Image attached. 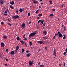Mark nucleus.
Segmentation results:
<instances>
[{
    "mask_svg": "<svg viewBox=\"0 0 67 67\" xmlns=\"http://www.w3.org/2000/svg\"><path fill=\"white\" fill-rule=\"evenodd\" d=\"M9 7L11 9H13V8H14V7H13V6L12 5H9Z\"/></svg>",
    "mask_w": 67,
    "mask_h": 67,
    "instance_id": "20",
    "label": "nucleus"
},
{
    "mask_svg": "<svg viewBox=\"0 0 67 67\" xmlns=\"http://www.w3.org/2000/svg\"><path fill=\"white\" fill-rule=\"evenodd\" d=\"M7 37H8L6 35H4L3 36V38L4 39H6V38H7Z\"/></svg>",
    "mask_w": 67,
    "mask_h": 67,
    "instance_id": "19",
    "label": "nucleus"
},
{
    "mask_svg": "<svg viewBox=\"0 0 67 67\" xmlns=\"http://www.w3.org/2000/svg\"><path fill=\"white\" fill-rule=\"evenodd\" d=\"M63 36L64 37H63V40H65V39H66V35H64Z\"/></svg>",
    "mask_w": 67,
    "mask_h": 67,
    "instance_id": "23",
    "label": "nucleus"
},
{
    "mask_svg": "<svg viewBox=\"0 0 67 67\" xmlns=\"http://www.w3.org/2000/svg\"><path fill=\"white\" fill-rule=\"evenodd\" d=\"M66 52H64L63 54L64 55H66Z\"/></svg>",
    "mask_w": 67,
    "mask_h": 67,
    "instance_id": "49",
    "label": "nucleus"
},
{
    "mask_svg": "<svg viewBox=\"0 0 67 67\" xmlns=\"http://www.w3.org/2000/svg\"><path fill=\"white\" fill-rule=\"evenodd\" d=\"M66 29H64L63 30V31H66Z\"/></svg>",
    "mask_w": 67,
    "mask_h": 67,
    "instance_id": "57",
    "label": "nucleus"
},
{
    "mask_svg": "<svg viewBox=\"0 0 67 67\" xmlns=\"http://www.w3.org/2000/svg\"><path fill=\"white\" fill-rule=\"evenodd\" d=\"M22 54H23V53L24 52V48L22 49Z\"/></svg>",
    "mask_w": 67,
    "mask_h": 67,
    "instance_id": "21",
    "label": "nucleus"
},
{
    "mask_svg": "<svg viewBox=\"0 0 67 67\" xmlns=\"http://www.w3.org/2000/svg\"><path fill=\"white\" fill-rule=\"evenodd\" d=\"M42 34L43 35H44V36H45V35H46V34H47V32L46 31H44L43 32Z\"/></svg>",
    "mask_w": 67,
    "mask_h": 67,
    "instance_id": "9",
    "label": "nucleus"
},
{
    "mask_svg": "<svg viewBox=\"0 0 67 67\" xmlns=\"http://www.w3.org/2000/svg\"><path fill=\"white\" fill-rule=\"evenodd\" d=\"M41 4L42 5V4H44V3H41Z\"/></svg>",
    "mask_w": 67,
    "mask_h": 67,
    "instance_id": "58",
    "label": "nucleus"
},
{
    "mask_svg": "<svg viewBox=\"0 0 67 67\" xmlns=\"http://www.w3.org/2000/svg\"><path fill=\"white\" fill-rule=\"evenodd\" d=\"M15 11H16V12L17 13V14H18V12H19V11H18V10H15Z\"/></svg>",
    "mask_w": 67,
    "mask_h": 67,
    "instance_id": "34",
    "label": "nucleus"
},
{
    "mask_svg": "<svg viewBox=\"0 0 67 67\" xmlns=\"http://www.w3.org/2000/svg\"><path fill=\"white\" fill-rule=\"evenodd\" d=\"M58 35H59L58 34H55V36H54V37L53 38V39H55V36H58Z\"/></svg>",
    "mask_w": 67,
    "mask_h": 67,
    "instance_id": "13",
    "label": "nucleus"
},
{
    "mask_svg": "<svg viewBox=\"0 0 67 67\" xmlns=\"http://www.w3.org/2000/svg\"><path fill=\"white\" fill-rule=\"evenodd\" d=\"M36 34V33L35 32H32L31 33V34H30L29 36V37H31V36H34L35 34Z\"/></svg>",
    "mask_w": 67,
    "mask_h": 67,
    "instance_id": "1",
    "label": "nucleus"
},
{
    "mask_svg": "<svg viewBox=\"0 0 67 67\" xmlns=\"http://www.w3.org/2000/svg\"><path fill=\"white\" fill-rule=\"evenodd\" d=\"M13 19H18V18H19V16L18 15H16L15 16H13Z\"/></svg>",
    "mask_w": 67,
    "mask_h": 67,
    "instance_id": "4",
    "label": "nucleus"
},
{
    "mask_svg": "<svg viewBox=\"0 0 67 67\" xmlns=\"http://www.w3.org/2000/svg\"><path fill=\"white\" fill-rule=\"evenodd\" d=\"M9 59H6V61H8Z\"/></svg>",
    "mask_w": 67,
    "mask_h": 67,
    "instance_id": "56",
    "label": "nucleus"
},
{
    "mask_svg": "<svg viewBox=\"0 0 67 67\" xmlns=\"http://www.w3.org/2000/svg\"><path fill=\"white\" fill-rule=\"evenodd\" d=\"M9 26H11L12 25V24H9Z\"/></svg>",
    "mask_w": 67,
    "mask_h": 67,
    "instance_id": "61",
    "label": "nucleus"
},
{
    "mask_svg": "<svg viewBox=\"0 0 67 67\" xmlns=\"http://www.w3.org/2000/svg\"><path fill=\"white\" fill-rule=\"evenodd\" d=\"M38 9L35 12L36 13V14H37L38 13Z\"/></svg>",
    "mask_w": 67,
    "mask_h": 67,
    "instance_id": "30",
    "label": "nucleus"
},
{
    "mask_svg": "<svg viewBox=\"0 0 67 67\" xmlns=\"http://www.w3.org/2000/svg\"><path fill=\"white\" fill-rule=\"evenodd\" d=\"M27 40V38H25V39H24V40L25 41H26Z\"/></svg>",
    "mask_w": 67,
    "mask_h": 67,
    "instance_id": "55",
    "label": "nucleus"
},
{
    "mask_svg": "<svg viewBox=\"0 0 67 67\" xmlns=\"http://www.w3.org/2000/svg\"><path fill=\"white\" fill-rule=\"evenodd\" d=\"M4 15L5 16V15H8V14L7 13H4Z\"/></svg>",
    "mask_w": 67,
    "mask_h": 67,
    "instance_id": "35",
    "label": "nucleus"
},
{
    "mask_svg": "<svg viewBox=\"0 0 67 67\" xmlns=\"http://www.w3.org/2000/svg\"><path fill=\"white\" fill-rule=\"evenodd\" d=\"M40 62H39L38 63V65H40Z\"/></svg>",
    "mask_w": 67,
    "mask_h": 67,
    "instance_id": "64",
    "label": "nucleus"
},
{
    "mask_svg": "<svg viewBox=\"0 0 67 67\" xmlns=\"http://www.w3.org/2000/svg\"><path fill=\"white\" fill-rule=\"evenodd\" d=\"M10 2V4H12V5H13L14 4V2L13 1H12V2Z\"/></svg>",
    "mask_w": 67,
    "mask_h": 67,
    "instance_id": "12",
    "label": "nucleus"
},
{
    "mask_svg": "<svg viewBox=\"0 0 67 67\" xmlns=\"http://www.w3.org/2000/svg\"><path fill=\"white\" fill-rule=\"evenodd\" d=\"M64 66H66V63H64Z\"/></svg>",
    "mask_w": 67,
    "mask_h": 67,
    "instance_id": "51",
    "label": "nucleus"
},
{
    "mask_svg": "<svg viewBox=\"0 0 67 67\" xmlns=\"http://www.w3.org/2000/svg\"><path fill=\"white\" fill-rule=\"evenodd\" d=\"M54 15H53V14H51L49 15V16H53Z\"/></svg>",
    "mask_w": 67,
    "mask_h": 67,
    "instance_id": "31",
    "label": "nucleus"
},
{
    "mask_svg": "<svg viewBox=\"0 0 67 67\" xmlns=\"http://www.w3.org/2000/svg\"><path fill=\"white\" fill-rule=\"evenodd\" d=\"M21 26L23 28L24 27H25V23H23V24H22L21 25Z\"/></svg>",
    "mask_w": 67,
    "mask_h": 67,
    "instance_id": "14",
    "label": "nucleus"
},
{
    "mask_svg": "<svg viewBox=\"0 0 67 67\" xmlns=\"http://www.w3.org/2000/svg\"><path fill=\"white\" fill-rule=\"evenodd\" d=\"M56 10V9H52V11H55Z\"/></svg>",
    "mask_w": 67,
    "mask_h": 67,
    "instance_id": "40",
    "label": "nucleus"
},
{
    "mask_svg": "<svg viewBox=\"0 0 67 67\" xmlns=\"http://www.w3.org/2000/svg\"><path fill=\"white\" fill-rule=\"evenodd\" d=\"M64 29H66V27H64Z\"/></svg>",
    "mask_w": 67,
    "mask_h": 67,
    "instance_id": "63",
    "label": "nucleus"
},
{
    "mask_svg": "<svg viewBox=\"0 0 67 67\" xmlns=\"http://www.w3.org/2000/svg\"><path fill=\"white\" fill-rule=\"evenodd\" d=\"M41 49H40L38 50V53H39L41 51Z\"/></svg>",
    "mask_w": 67,
    "mask_h": 67,
    "instance_id": "38",
    "label": "nucleus"
},
{
    "mask_svg": "<svg viewBox=\"0 0 67 67\" xmlns=\"http://www.w3.org/2000/svg\"><path fill=\"white\" fill-rule=\"evenodd\" d=\"M21 41V40H20V42H21V43H22V42H23V41Z\"/></svg>",
    "mask_w": 67,
    "mask_h": 67,
    "instance_id": "48",
    "label": "nucleus"
},
{
    "mask_svg": "<svg viewBox=\"0 0 67 67\" xmlns=\"http://www.w3.org/2000/svg\"><path fill=\"white\" fill-rule=\"evenodd\" d=\"M19 11L20 12H22V11H23V9H21V8H20L19 9Z\"/></svg>",
    "mask_w": 67,
    "mask_h": 67,
    "instance_id": "22",
    "label": "nucleus"
},
{
    "mask_svg": "<svg viewBox=\"0 0 67 67\" xmlns=\"http://www.w3.org/2000/svg\"><path fill=\"white\" fill-rule=\"evenodd\" d=\"M42 38L43 39H44V40H46V39L48 38V37H43Z\"/></svg>",
    "mask_w": 67,
    "mask_h": 67,
    "instance_id": "16",
    "label": "nucleus"
},
{
    "mask_svg": "<svg viewBox=\"0 0 67 67\" xmlns=\"http://www.w3.org/2000/svg\"><path fill=\"white\" fill-rule=\"evenodd\" d=\"M27 15L28 16H30V13H28Z\"/></svg>",
    "mask_w": 67,
    "mask_h": 67,
    "instance_id": "33",
    "label": "nucleus"
},
{
    "mask_svg": "<svg viewBox=\"0 0 67 67\" xmlns=\"http://www.w3.org/2000/svg\"><path fill=\"white\" fill-rule=\"evenodd\" d=\"M33 3L35 4H36L38 3V2L36 1H35L33 2Z\"/></svg>",
    "mask_w": 67,
    "mask_h": 67,
    "instance_id": "15",
    "label": "nucleus"
},
{
    "mask_svg": "<svg viewBox=\"0 0 67 67\" xmlns=\"http://www.w3.org/2000/svg\"><path fill=\"white\" fill-rule=\"evenodd\" d=\"M17 40H18V41H19V40H20V38L19 37L17 36Z\"/></svg>",
    "mask_w": 67,
    "mask_h": 67,
    "instance_id": "26",
    "label": "nucleus"
},
{
    "mask_svg": "<svg viewBox=\"0 0 67 67\" xmlns=\"http://www.w3.org/2000/svg\"><path fill=\"white\" fill-rule=\"evenodd\" d=\"M26 53H28L29 52V51L27 50V51H26Z\"/></svg>",
    "mask_w": 67,
    "mask_h": 67,
    "instance_id": "42",
    "label": "nucleus"
},
{
    "mask_svg": "<svg viewBox=\"0 0 67 67\" xmlns=\"http://www.w3.org/2000/svg\"><path fill=\"white\" fill-rule=\"evenodd\" d=\"M19 49V46H17L15 49L18 51Z\"/></svg>",
    "mask_w": 67,
    "mask_h": 67,
    "instance_id": "18",
    "label": "nucleus"
},
{
    "mask_svg": "<svg viewBox=\"0 0 67 67\" xmlns=\"http://www.w3.org/2000/svg\"><path fill=\"white\" fill-rule=\"evenodd\" d=\"M37 43H39L40 44H42L43 43V41H38Z\"/></svg>",
    "mask_w": 67,
    "mask_h": 67,
    "instance_id": "11",
    "label": "nucleus"
},
{
    "mask_svg": "<svg viewBox=\"0 0 67 67\" xmlns=\"http://www.w3.org/2000/svg\"><path fill=\"white\" fill-rule=\"evenodd\" d=\"M6 51L7 52H8V49H6Z\"/></svg>",
    "mask_w": 67,
    "mask_h": 67,
    "instance_id": "43",
    "label": "nucleus"
},
{
    "mask_svg": "<svg viewBox=\"0 0 67 67\" xmlns=\"http://www.w3.org/2000/svg\"><path fill=\"white\" fill-rule=\"evenodd\" d=\"M62 64L61 63H59V65L60 66H62Z\"/></svg>",
    "mask_w": 67,
    "mask_h": 67,
    "instance_id": "46",
    "label": "nucleus"
},
{
    "mask_svg": "<svg viewBox=\"0 0 67 67\" xmlns=\"http://www.w3.org/2000/svg\"><path fill=\"white\" fill-rule=\"evenodd\" d=\"M23 37L24 38H25V35H24L23 36Z\"/></svg>",
    "mask_w": 67,
    "mask_h": 67,
    "instance_id": "47",
    "label": "nucleus"
},
{
    "mask_svg": "<svg viewBox=\"0 0 67 67\" xmlns=\"http://www.w3.org/2000/svg\"><path fill=\"white\" fill-rule=\"evenodd\" d=\"M65 51L66 52H67V48L66 49Z\"/></svg>",
    "mask_w": 67,
    "mask_h": 67,
    "instance_id": "59",
    "label": "nucleus"
},
{
    "mask_svg": "<svg viewBox=\"0 0 67 67\" xmlns=\"http://www.w3.org/2000/svg\"><path fill=\"white\" fill-rule=\"evenodd\" d=\"M4 12L5 13H7V11L5 10Z\"/></svg>",
    "mask_w": 67,
    "mask_h": 67,
    "instance_id": "53",
    "label": "nucleus"
},
{
    "mask_svg": "<svg viewBox=\"0 0 67 67\" xmlns=\"http://www.w3.org/2000/svg\"><path fill=\"white\" fill-rule=\"evenodd\" d=\"M37 19H40V18L38 17L37 18Z\"/></svg>",
    "mask_w": 67,
    "mask_h": 67,
    "instance_id": "62",
    "label": "nucleus"
},
{
    "mask_svg": "<svg viewBox=\"0 0 67 67\" xmlns=\"http://www.w3.org/2000/svg\"><path fill=\"white\" fill-rule=\"evenodd\" d=\"M1 47H3L5 46L4 43H1Z\"/></svg>",
    "mask_w": 67,
    "mask_h": 67,
    "instance_id": "6",
    "label": "nucleus"
},
{
    "mask_svg": "<svg viewBox=\"0 0 67 67\" xmlns=\"http://www.w3.org/2000/svg\"><path fill=\"white\" fill-rule=\"evenodd\" d=\"M40 66L41 67H44V65L41 64L40 65Z\"/></svg>",
    "mask_w": 67,
    "mask_h": 67,
    "instance_id": "28",
    "label": "nucleus"
},
{
    "mask_svg": "<svg viewBox=\"0 0 67 67\" xmlns=\"http://www.w3.org/2000/svg\"><path fill=\"white\" fill-rule=\"evenodd\" d=\"M38 16H39V17L42 16V14L41 13V14H38Z\"/></svg>",
    "mask_w": 67,
    "mask_h": 67,
    "instance_id": "25",
    "label": "nucleus"
},
{
    "mask_svg": "<svg viewBox=\"0 0 67 67\" xmlns=\"http://www.w3.org/2000/svg\"><path fill=\"white\" fill-rule=\"evenodd\" d=\"M24 42L25 41H24V42H22V43H21L22 45H23L24 44Z\"/></svg>",
    "mask_w": 67,
    "mask_h": 67,
    "instance_id": "45",
    "label": "nucleus"
},
{
    "mask_svg": "<svg viewBox=\"0 0 67 67\" xmlns=\"http://www.w3.org/2000/svg\"><path fill=\"white\" fill-rule=\"evenodd\" d=\"M31 55V53H29L27 55H26L27 57H30V56Z\"/></svg>",
    "mask_w": 67,
    "mask_h": 67,
    "instance_id": "17",
    "label": "nucleus"
},
{
    "mask_svg": "<svg viewBox=\"0 0 67 67\" xmlns=\"http://www.w3.org/2000/svg\"><path fill=\"white\" fill-rule=\"evenodd\" d=\"M24 43L25 46H27V44H26V42H24Z\"/></svg>",
    "mask_w": 67,
    "mask_h": 67,
    "instance_id": "36",
    "label": "nucleus"
},
{
    "mask_svg": "<svg viewBox=\"0 0 67 67\" xmlns=\"http://www.w3.org/2000/svg\"><path fill=\"white\" fill-rule=\"evenodd\" d=\"M7 11L8 12H9V9H7Z\"/></svg>",
    "mask_w": 67,
    "mask_h": 67,
    "instance_id": "50",
    "label": "nucleus"
},
{
    "mask_svg": "<svg viewBox=\"0 0 67 67\" xmlns=\"http://www.w3.org/2000/svg\"><path fill=\"white\" fill-rule=\"evenodd\" d=\"M5 66H8V64H5Z\"/></svg>",
    "mask_w": 67,
    "mask_h": 67,
    "instance_id": "54",
    "label": "nucleus"
},
{
    "mask_svg": "<svg viewBox=\"0 0 67 67\" xmlns=\"http://www.w3.org/2000/svg\"><path fill=\"white\" fill-rule=\"evenodd\" d=\"M45 51H47V47H45Z\"/></svg>",
    "mask_w": 67,
    "mask_h": 67,
    "instance_id": "32",
    "label": "nucleus"
},
{
    "mask_svg": "<svg viewBox=\"0 0 67 67\" xmlns=\"http://www.w3.org/2000/svg\"><path fill=\"white\" fill-rule=\"evenodd\" d=\"M8 21H9V22H11V21H10V19L9 18L8 19Z\"/></svg>",
    "mask_w": 67,
    "mask_h": 67,
    "instance_id": "44",
    "label": "nucleus"
},
{
    "mask_svg": "<svg viewBox=\"0 0 67 67\" xmlns=\"http://www.w3.org/2000/svg\"><path fill=\"white\" fill-rule=\"evenodd\" d=\"M31 21H30L28 23V24L29 25V24H31Z\"/></svg>",
    "mask_w": 67,
    "mask_h": 67,
    "instance_id": "39",
    "label": "nucleus"
},
{
    "mask_svg": "<svg viewBox=\"0 0 67 67\" xmlns=\"http://www.w3.org/2000/svg\"><path fill=\"white\" fill-rule=\"evenodd\" d=\"M53 55L54 56H55V57L56 56V49L55 48L54 49Z\"/></svg>",
    "mask_w": 67,
    "mask_h": 67,
    "instance_id": "2",
    "label": "nucleus"
},
{
    "mask_svg": "<svg viewBox=\"0 0 67 67\" xmlns=\"http://www.w3.org/2000/svg\"><path fill=\"white\" fill-rule=\"evenodd\" d=\"M49 2L50 4H53V3H52V1H49Z\"/></svg>",
    "mask_w": 67,
    "mask_h": 67,
    "instance_id": "27",
    "label": "nucleus"
},
{
    "mask_svg": "<svg viewBox=\"0 0 67 67\" xmlns=\"http://www.w3.org/2000/svg\"><path fill=\"white\" fill-rule=\"evenodd\" d=\"M64 26V25L63 24L62 25V27H63Z\"/></svg>",
    "mask_w": 67,
    "mask_h": 67,
    "instance_id": "60",
    "label": "nucleus"
},
{
    "mask_svg": "<svg viewBox=\"0 0 67 67\" xmlns=\"http://www.w3.org/2000/svg\"><path fill=\"white\" fill-rule=\"evenodd\" d=\"M29 44H30V46H31V45H32V43L30 41H29Z\"/></svg>",
    "mask_w": 67,
    "mask_h": 67,
    "instance_id": "24",
    "label": "nucleus"
},
{
    "mask_svg": "<svg viewBox=\"0 0 67 67\" xmlns=\"http://www.w3.org/2000/svg\"><path fill=\"white\" fill-rule=\"evenodd\" d=\"M33 64V62H32V61H29V65L32 66Z\"/></svg>",
    "mask_w": 67,
    "mask_h": 67,
    "instance_id": "7",
    "label": "nucleus"
},
{
    "mask_svg": "<svg viewBox=\"0 0 67 67\" xmlns=\"http://www.w3.org/2000/svg\"><path fill=\"white\" fill-rule=\"evenodd\" d=\"M4 23V22H3V21H2L1 22V24L2 25H3V24Z\"/></svg>",
    "mask_w": 67,
    "mask_h": 67,
    "instance_id": "37",
    "label": "nucleus"
},
{
    "mask_svg": "<svg viewBox=\"0 0 67 67\" xmlns=\"http://www.w3.org/2000/svg\"><path fill=\"white\" fill-rule=\"evenodd\" d=\"M58 33L59 34V37H63V36L61 33H60V32L58 31Z\"/></svg>",
    "mask_w": 67,
    "mask_h": 67,
    "instance_id": "5",
    "label": "nucleus"
},
{
    "mask_svg": "<svg viewBox=\"0 0 67 67\" xmlns=\"http://www.w3.org/2000/svg\"><path fill=\"white\" fill-rule=\"evenodd\" d=\"M43 22H44V20H39L37 23L38 25V24L39 23V22H41V23L42 24H43Z\"/></svg>",
    "mask_w": 67,
    "mask_h": 67,
    "instance_id": "3",
    "label": "nucleus"
},
{
    "mask_svg": "<svg viewBox=\"0 0 67 67\" xmlns=\"http://www.w3.org/2000/svg\"><path fill=\"white\" fill-rule=\"evenodd\" d=\"M18 51V50H16L15 49V51H14V53H17V52Z\"/></svg>",
    "mask_w": 67,
    "mask_h": 67,
    "instance_id": "29",
    "label": "nucleus"
},
{
    "mask_svg": "<svg viewBox=\"0 0 67 67\" xmlns=\"http://www.w3.org/2000/svg\"><path fill=\"white\" fill-rule=\"evenodd\" d=\"M15 54V53H14V51H12L10 53V54L11 55H14Z\"/></svg>",
    "mask_w": 67,
    "mask_h": 67,
    "instance_id": "10",
    "label": "nucleus"
},
{
    "mask_svg": "<svg viewBox=\"0 0 67 67\" xmlns=\"http://www.w3.org/2000/svg\"><path fill=\"white\" fill-rule=\"evenodd\" d=\"M5 2V1L3 0H0V3H1L2 4H3V3Z\"/></svg>",
    "mask_w": 67,
    "mask_h": 67,
    "instance_id": "8",
    "label": "nucleus"
},
{
    "mask_svg": "<svg viewBox=\"0 0 67 67\" xmlns=\"http://www.w3.org/2000/svg\"><path fill=\"white\" fill-rule=\"evenodd\" d=\"M43 26H45V23H44L43 25Z\"/></svg>",
    "mask_w": 67,
    "mask_h": 67,
    "instance_id": "41",
    "label": "nucleus"
},
{
    "mask_svg": "<svg viewBox=\"0 0 67 67\" xmlns=\"http://www.w3.org/2000/svg\"><path fill=\"white\" fill-rule=\"evenodd\" d=\"M63 4H62V5H61V7H62V8H63Z\"/></svg>",
    "mask_w": 67,
    "mask_h": 67,
    "instance_id": "52",
    "label": "nucleus"
}]
</instances>
